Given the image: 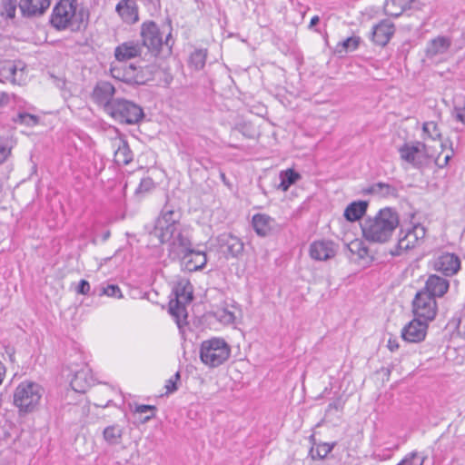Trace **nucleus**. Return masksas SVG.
<instances>
[{
    "label": "nucleus",
    "instance_id": "nucleus-1",
    "mask_svg": "<svg viewBox=\"0 0 465 465\" xmlns=\"http://www.w3.org/2000/svg\"><path fill=\"white\" fill-rule=\"evenodd\" d=\"M399 223L398 213L391 207H385L373 217L368 216L362 221V236L370 242L385 243L391 238Z\"/></svg>",
    "mask_w": 465,
    "mask_h": 465
},
{
    "label": "nucleus",
    "instance_id": "nucleus-2",
    "mask_svg": "<svg viewBox=\"0 0 465 465\" xmlns=\"http://www.w3.org/2000/svg\"><path fill=\"white\" fill-rule=\"evenodd\" d=\"M50 24L60 31L70 29L76 32L85 26L86 20L83 10L77 12L76 0H60L53 9Z\"/></svg>",
    "mask_w": 465,
    "mask_h": 465
},
{
    "label": "nucleus",
    "instance_id": "nucleus-3",
    "mask_svg": "<svg viewBox=\"0 0 465 465\" xmlns=\"http://www.w3.org/2000/svg\"><path fill=\"white\" fill-rule=\"evenodd\" d=\"M231 356V346L223 338L213 337L202 341L200 360L210 368H216L226 362Z\"/></svg>",
    "mask_w": 465,
    "mask_h": 465
},
{
    "label": "nucleus",
    "instance_id": "nucleus-4",
    "mask_svg": "<svg viewBox=\"0 0 465 465\" xmlns=\"http://www.w3.org/2000/svg\"><path fill=\"white\" fill-rule=\"evenodd\" d=\"M174 299L169 302V312L175 319L179 327H181L182 319H185L186 305L190 303L193 298V288L189 280H179L173 288Z\"/></svg>",
    "mask_w": 465,
    "mask_h": 465
},
{
    "label": "nucleus",
    "instance_id": "nucleus-5",
    "mask_svg": "<svg viewBox=\"0 0 465 465\" xmlns=\"http://www.w3.org/2000/svg\"><path fill=\"white\" fill-rule=\"evenodd\" d=\"M44 389L33 381H23L15 390L14 404L20 412L34 411L43 396Z\"/></svg>",
    "mask_w": 465,
    "mask_h": 465
},
{
    "label": "nucleus",
    "instance_id": "nucleus-6",
    "mask_svg": "<svg viewBox=\"0 0 465 465\" xmlns=\"http://www.w3.org/2000/svg\"><path fill=\"white\" fill-rule=\"evenodd\" d=\"M106 114L124 124H136L144 117L143 110L139 104L124 98L113 100V105L108 107Z\"/></svg>",
    "mask_w": 465,
    "mask_h": 465
},
{
    "label": "nucleus",
    "instance_id": "nucleus-7",
    "mask_svg": "<svg viewBox=\"0 0 465 465\" xmlns=\"http://www.w3.org/2000/svg\"><path fill=\"white\" fill-rule=\"evenodd\" d=\"M161 243H167L168 255L172 260L184 257L193 247L188 232L182 226L171 230L168 233L162 232L156 236Z\"/></svg>",
    "mask_w": 465,
    "mask_h": 465
},
{
    "label": "nucleus",
    "instance_id": "nucleus-8",
    "mask_svg": "<svg viewBox=\"0 0 465 465\" xmlns=\"http://www.w3.org/2000/svg\"><path fill=\"white\" fill-rule=\"evenodd\" d=\"M140 35L142 38V44H140L142 48L146 47L153 55H157L160 53L163 45L169 48L172 47L171 33L166 35L165 41L163 42L160 29L153 21L143 22L141 25Z\"/></svg>",
    "mask_w": 465,
    "mask_h": 465
},
{
    "label": "nucleus",
    "instance_id": "nucleus-9",
    "mask_svg": "<svg viewBox=\"0 0 465 465\" xmlns=\"http://www.w3.org/2000/svg\"><path fill=\"white\" fill-rule=\"evenodd\" d=\"M426 235V229L420 223H417L411 228L401 230L399 233V240L395 250L391 251L392 256L401 255L402 251H407L418 246L423 241Z\"/></svg>",
    "mask_w": 465,
    "mask_h": 465
},
{
    "label": "nucleus",
    "instance_id": "nucleus-10",
    "mask_svg": "<svg viewBox=\"0 0 465 465\" xmlns=\"http://www.w3.org/2000/svg\"><path fill=\"white\" fill-rule=\"evenodd\" d=\"M437 311V302L433 297L421 291L416 293L412 301L414 317L429 322L434 320Z\"/></svg>",
    "mask_w": 465,
    "mask_h": 465
},
{
    "label": "nucleus",
    "instance_id": "nucleus-11",
    "mask_svg": "<svg viewBox=\"0 0 465 465\" xmlns=\"http://www.w3.org/2000/svg\"><path fill=\"white\" fill-rule=\"evenodd\" d=\"M114 94L115 88L110 82L98 81L93 89L91 98L94 104L107 113L108 107L113 105Z\"/></svg>",
    "mask_w": 465,
    "mask_h": 465
},
{
    "label": "nucleus",
    "instance_id": "nucleus-12",
    "mask_svg": "<svg viewBox=\"0 0 465 465\" xmlns=\"http://www.w3.org/2000/svg\"><path fill=\"white\" fill-rule=\"evenodd\" d=\"M182 226L183 225L180 223V213L165 206L161 213V216L155 223L152 234L158 236L162 232L168 233L171 230L173 231V229Z\"/></svg>",
    "mask_w": 465,
    "mask_h": 465
},
{
    "label": "nucleus",
    "instance_id": "nucleus-13",
    "mask_svg": "<svg viewBox=\"0 0 465 465\" xmlns=\"http://www.w3.org/2000/svg\"><path fill=\"white\" fill-rule=\"evenodd\" d=\"M338 245L331 240H318L310 244L309 254L314 261H328L335 257Z\"/></svg>",
    "mask_w": 465,
    "mask_h": 465
},
{
    "label": "nucleus",
    "instance_id": "nucleus-14",
    "mask_svg": "<svg viewBox=\"0 0 465 465\" xmlns=\"http://www.w3.org/2000/svg\"><path fill=\"white\" fill-rule=\"evenodd\" d=\"M395 25L389 19H383L372 26L371 40L376 45L384 47L395 34Z\"/></svg>",
    "mask_w": 465,
    "mask_h": 465
},
{
    "label": "nucleus",
    "instance_id": "nucleus-15",
    "mask_svg": "<svg viewBox=\"0 0 465 465\" xmlns=\"http://www.w3.org/2000/svg\"><path fill=\"white\" fill-rule=\"evenodd\" d=\"M0 76L3 78L1 81H8L14 84H22L25 83V65L23 62H7L0 69Z\"/></svg>",
    "mask_w": 465,
    "mask_h": 465
},
{
    "label": "nucleus",
    "instance_id": "nucleus-16",
    "mask_svg": "<svg viewBox=\"0 0 465 465\" xmlns=\"http://www.w3.org/2000/svg\"><path fill=\"white\" fill-rule=\"evenodd\" d=\"M219 250L228 257H237L243 251V242L230 232L220 234L217 239Z\"/></svg>",
    "mask_w": 465,
    "mask_h": 465
},
{
    "label": "nucleus",
    "instance_id": "nucleus-17",
    "mask_svg": "<svg viewBox=\"0 0 465 465\" xmlns=\"http://www.w3.org/2000/svg\"><path fill=\"white\" fill-rule=\"evenodd\" d=\"M428 322L418 318H414L401 331V337L409 342H420L426 337Z\"/></svg>",
    "mask_w": 465,
    "mask_h": 465
},
{
    "label": "nucleus",
    "instance_id": "nucleus-18",
    "mask_svg": "<svg viewBox=\"0 0 465 465\" xmlns=\"http://www.w3.org/2000/svg\"><path fill=\"white\" fill-rule=\"evenodd\" d=\"M252 224L255 232L262 237L270 235L277 228L275 220L265 213L254 214Z\"/></svg>",
    "mask_w": 465,
    "mask_h": 465
},
{
    "label": "nucleus",
    "instance_id": "nucleus-19",
    "mask_svg": "<svg viewBox=\"0 0 465 465\" xmlns=\"http://www.w3.org/2000/svg\"><path fill=\"white\" fill-rule=\"evenodd\" d=\"M135 1L121 0L116 5L115 11L126 24L133 25L139 20L138 5Z\"/></svg>",
    "mask_w": 465,
    "mask_h": 465
},
{
    "label": "nucleus",
    "instance_id": "nucleus-20",
    "mask_svg": "<svg viewBox=\"0 0 465 465\" xmlns=\"http://www.w3.org/2000/svg\"><path fill=\"white\" fill-rule=\"evenodd\" d=\"M449 282L445 278L430 275L427 279L424 288L420 291L435 299L443 296L449 290Z\"/></svg>",
    "mask_w": 465,
    "mask_h": 465
},
{
    "label": "nucleus",
    "instance_id": "nucleus-21",
    "mask_svg": "<svg viewBox=\"0 0 465 465\" xmlns=\"http://www.w3.org/2000/svg\"><path fill=\"white\" fill-rule=\"evenodd\" d=\"M50 3V0H20L19 8L24 16H39L46 11Z\"/></svg>",
    "mask_w": 465,
    "mask_h": 465
},
{
    "label": "nucleus",
    "instance_id": "nucleus-22",
    "mask_svg": "<svg viewBox=\"0 0 465 465\" xmlns=\"http://www.w3.org/2000/svg\"><path fill=\"white\" fill-rule=\"evenodd\" d=\"M179 260L183 262V265L187 271L196 272L206 265L207 256L204 252L196 251L192 247L188 253Z\"/></svg>",
    "mask_w": 465,
    "mask_h": 465
},
{
    "label": "nucleus",
    "instance_id": "nucleus-23",
    "mask_svg": "<svg viewBox=\"0 0 465 465\" xmlns=\"http://www.w3.org/2000/svg\"><path fill=\"white\" fill-rule=\"evenodd\" d=\"M460 266L459 257L450 252L440 255L435 262V269L447 276L455 274L459 271Z\"/></svg>",
    "mask_w": 465,
    "mask_h": 465
},
{
    "label": "nucleus",
    "instance_id": "nucleus-24",
    "mask_svg": "<svg viewBox=\"0 0 465 465\" xmlns=\"http://www.w3.org/2000/svg\"><path fill=\"white\" fill-rule=\"evenodd\" d=\"M94 383V380L91 370L86 366L76 371L70 382L73 390L81 393H84Z\"/></svg>",
    "mask_w": 465,
    "mask_h": 465
},
{
    "label": "nucleus",
    "instance_id": "nucleus-25",
    "mask_svg": "<svg viewBox=\"0 0 465 465\" xmlns=\"http://www.w3.org/2000/svg\"><path fill=\"white\" fill-rule=\"evenodd\" d=\"M142 50V45L138 42L127 41L114 49V56L119 62H123L140 56Z\"/></svg>",
    "mask_w": 465,
    "mask_h": 465
},
{
    "label": "nucleus",
    "instance_id": "nucleus-26",
    "mask_svg": "<svg viewBox=\"0 0 465 465\" xmlns=\"http://www.w3.org/2000/svg\"><path fill=\"white\" fill-rule=\"evenodd\" d=\"M450 38L447 36H438L428 43L426 55L429 58H433L439 54H443L450 49Z\"/></svg>",
    "mask_w": 465,
    "mask_h": 465
},
{
    "label": "nucleus",
    "instance_id": "nucleus-27",
    "mask_svg": "<svg viewBox=\"0 0 465 465\" xmlns=\"http://www.w3.org/2000/svg\"><path fill=\"white\" fill-rule=\"evenodd\" d=\"M114 146L116 147L114 152L116 164L127 165L133 161V153L126 141L119 139L114 142Z\"/></svg>",
    "mask_w": 465,
    "mask_h": 465
},
{
    "label": "nucleus",
    "instance_id": "nucleus-28",
    "mask_svg": "<svg viewBox=\"0 0 465 465\" xmlns=\"http://www.w3.org/2000/svg\"><path fill=\"white\" fill-rule=\"evenodd\" d=\"M367 208L368 203L365 201L352 202L346 207L344 217L349 222L358 221L365 214Z\"/></svg>",
    "mask_w": 465,
    "mask_h": 465
},
{
    "label": "nucleus",
    "instance_id": "nucleus-29",
    "mask_svg": "<svg viewBox=\"0 0 465 465\" xmlns=\"http://www.w3.org/2000/svg\"><path fill=\"white\" fill-rule=\"evenodd\" d=\"M135 66L133 64L114 66L111 68L112 76L128 84H134Z\"/></svg>",
    "mask_w": 465,
    "mask_h": 465
},
{
    "label": "nucleus",
    "instance_id": "nucleus-30",
    "mask_svg": "<svg viewBox=\"0 0 465 465\" xmlns=\"http://www.w3.org/2000/svg\"><path fill=\"white\" fill-rule=\"evenodd\" d=\"M311 441L313 442V446L311 448L309 454L312 460H322L333 450L336 443L322 442L316 444L314 442V436L310 437Z\"/></svg>",
    "mask_w": 465,
    "mask_h": 465
},
{
    "label": "nucleus",
    "instance_id": "nucleus-31",
    "mask_svg": "<svg viewBox=\"0 0 465 465\" xmlns=\"http://www.w3.org/2000/svg\"><path fill=\"white\" fill-rule=\"evenodd\" d=\"M420 152L419 145H410L409 143H404L399 149L401 158L413 166H418L420 163L418 161Z\"/></svg>",
    "mask_w": 465,
    "mask_h": 465
},
{
    "label": "nucleus",
    "instance_id": "nucleus-32",
    "mask_svg": "<svg viewBox=\"0 0 465 465\" xmlns=\"http://www.w3.org/2000/svg\"><path fill=\"white\" fill-rule=\"evenodd\" d=\"M368 193L381 197H397L398 190L391 184L386 183H373L367 191Z\"/></svg>",
    "mask_w": 465,
    "mask_h": 465
},
{
    "label": "nucleus",
    "instance_id": "nucleus-33",
    "mask_svg": "<svg viewBox=\"0 0 465 465\" xmlns=\"http://www.w3.org/2000/svg\"><path fill=\"white\" fill-rule=\"evenodd\" d=\"M280 179L281 183L279 184V189L286 192L292 184L301 179V174L293 169H287L280 173Z\"/></svg>",
    "mask_w": 465,
    "mask_h": 465
},
{
    "label": "nucleus",
    "instance_id": "nucleus-34",
    "mask_svg": "<svg viewBox=\"0 0 465 465\" xmlns=\"http://www.w3.org/2000/svg\"><path fill=\"white\" fill-rule=\"evenodd\" d=\"M103 434L108 444L116 445L122 439L123 430L119 425H111L104 430Z\"/></svg>",
    "mask_w": 465,
    "mask_h": 465
},
{
    "label": "nucleus",
    "instance_id": "nucleus-35",
    "mask_svg": "<svg viewBox=\"0 0 465 465\" xmlns=\"http://www.w3.org/2000/svg\"><path fill=\"white\" fill-rule=\"evenodd\" d=\"M15 143L12 136H0V164L4 163L9 158Z\"/></svg>",
    "mask_w": 465,
    "mask_h": 465
},
{
    "label": "nucleus",
    "instance_id": "nucleus-36",
    "mask_svg": "<svg viewBox=\"0 0 465 465\" xmlns=\"http://www.w3.org/2000/svg\"><path fill=\"white\" fill-rule=\"evenodd\" d=\"M207 57V50L206 49H196L193 52L189 58V65L193 67L194 70L199 71L203 69L205 65Z\"/></svg>",
    "mask_w": 465,
    "mask_h": 465
},
{
    "label": "nucleus",
    "instance_id": "nucleus-37",
    "mask_svg": "<svg viewBox=\"0 0 465 465\" xmlns=\"http://www.w3.org/2000/svg\"><path fill=\"white\" fill-rule=\"evenodd\" d=\"M349 251L357 255L359 259H364L369 254V249L361 240H354L348 244Z\"/></svg>",
    "mask_w": 465,
    "mask_h": 465
},
{
    "label": "nucleus",
    "instance_id": "nucleus-38",
    "mask_svg": "<svg viewBox=\"0 0 465 465\" xmlns=\"http://www.w3.org/2000/svg\"><path fill=\"white\" fill-rule=\"evenodd\" d=\"M427 456L414 450L408 453L397 465H423Z\"/></svg>",
    "mask_w": 465,
    "mask_h": 465
},
{
    "label": "nucleus",
    "instance_id": "nucleus-39",
    "mask_svg": "<svg viewBox=\"0 0 465 465\" xmlns=\"http://www.w3.org/2000/svg\"><path fill=\"white\" fill-rule=\"evenodd\" d=\"M134 84H145L153 79L152 70L149 67H136L134 73Z\"/></svg>",
    "mask_w": 465,
    "mask_h": 465
},
{
    "label": "nucleus",
    "instance_id": "nucleus-40",
    "mask_svg": "<svg viewBox=\"0 0 465 465\" xmlns=\"http://www.w3.org/2000/svg\"><path fill=\"white\" fill-rule=\"evenodd\" d=\"M361 38L359 36H351L343 40L337 45V52L347 53L354 51L358 48Z\"/></svg>",
    "mask_w": 465,
    "mask_h": 465
},
{
    "label": "nucleus",
    "instance_id": "nucleus-41",
    "mask_svg": "<svg viewBox=\"0 0 465 465\" xmlns=\"http://www.w3.org/2000/svg\"><path fill=\"white\" fill-rule=\"evenodd\" d=\"M214 314L216 319L223 324H232L236 318L234 312L228 307L217 309Z\"/></svg>",
    "mask_w": 465,
    "mask_h": 465
},
{
    "label": "nucleus",
    "instance_id": "nucleus-42",
    "mask_svg": "<svg viewBox=\"0 0 465 465\" xmlns=\"http://www.w3.org/2000/svg\"><path fill=\"white\" fill-rule=\"evenodd\" d=\"M16 1L15 0H3L1 15L5 18L12 19L15 16Z\"/></svg>",
    "mask_w": 465,
    "mask_h": 465
},
{
    "label": "nucleus",
    "instance_id": "nucleus-43",
    "mask_svg": "<svg viewBox=\"0 0 465 465\" xmlns=\"http://www.w3.org/2000/svg\"><path fill=\"white\" fill-rule=\"evenodd\" d=\"M14 121L26 126H35L38 124L39 118L35 114L28 113H19Z\"/></svg>",
    "mask_w": 465,
    "mask_h": 465
},
{
    "label": "nucleus",
    "instance_id": "nucleus-44",
    "mask_svg": "<svg viewBox=\"0 0 465 465\" xmlns=\"http://www.w3.org/2000/svg\"><path fill=\"white\" fill-rule=\"evenodd\" d=\"M423 134L432 140L440 139L441 134L434 122H426L422 126Z\"/></svg>",
    "mask_w": 465,
    "mask_h": 465
},
{
    "label": "nucleus",
    "instance_id": "nucleus-45",
    "mask_svg": "<svg viewBox=\"0 0 465 465\" xmlns=\"http://www.w3.org/2000/svg\"><path fill=\"white\" fill-rule=\"evenodd\" d=\"M155 411H156V408L153 405H144V404H142V405H136L135 406V409H134V412L135 413H139V414H143V413H147V412H150L149 415H146L144 416L141 420L142 422H146L148 421L149 420H151L153 417H154L155 415Z\"/></svg>",
    "mask_w": 465,
    "mask_h": 465
},
{
    "label": "nucleus",
    "instance_id": "nucleus-46",
    "mask_svg": "<svg viewBox=\"0 0 465 465\" xmlns=\"http://www.w3.org/2000/svg\"><path fill=\"white\" fill-rule=\"evenodd\" d=\"M100 295H106L109 297L114 298H121L122 297V292L118 285L115 284H109L106 287H103L101 289Z\"/></svg>",
    "mask_w": 465,
    "mask_h": 465
},
{
    "label": "nucleus",
    "instance_id": "nucleus-47",
    "mask_svg": "<svg viewBox=\"0 0 465 465\" xmlns=\"http://www.w3.org/2000/svg\"><path fill=\"white\" fill-rule=\"evenodd\" d=\"M181 379V374L177 371L173 376H172L169 380L166 381L165 389L166 394H171L177 391V382Z\"/></svg>",
    "mask_w": 465,
    "mask_h": 465
},
{
    "label": "nucleus",
    "instance_id": "nucleus-48",
    "mask_svg": "<svg viewBox=\"0 0 465 465\" xmlns=\"http://www.w3.org/2000/svg\"><path fill=\"white\" fill-rule=\"evenodd\" d=\"M154 187V183L152 178L146 177L141 180L136 193H148Z\"/></svg>",
    "mask_w": 465,
    "mask_h": 465
},
{
    "label": "nucleus",
    "instance_id": "nucleus-49",
    "mask_svg": "<svg viewBox=\"0 0 465 465\" xmlns=\"http://www.w3.org/2000/svg\"><path fill=\"white\" fill-rule=\"evenodd\" d=\"M343 406H344V402L341 400V398H337L333 401L329 403V405L327 407V410H326V412L330 413V412L332 411V410H335L337 411H342Z\"/></svg>",
    "mask_w": 465,
    "mask_h": 465
},
{
    "label": "nucleus",
    "instance_id": "nucleus-50",
    "mask_svg": "<svg viewBox=\"0 0 465 465\" xmlns=\"http://www.w3.org/2000/svg\"><path fill=\"white\" fill-rule=\"evenodd\" d=\"M90 292V283L86 280H81L76 287L78 294L86 295Z\"/></svg>",
    "mask_w": 465,
    "mask_h": 465
},
{
    "label": "nucleus",
    "instance_id": "nucleus-51",
    "mask_svg": "<svg viewBox=\"0 0 465 465\" xmlns=\"http://www.w3.org/2000/svg\"><path fill=\"white\" fill-rule=\"evenodd\" d=\"M9 103V95L5 92H0V107L6 105Z\"/></svg>",
    "mask_w": 465,
    "mask_h": 465
},
{
    "label": "nucleus",
    "instance_id": "nucleus-52",
    "mask_svg": "<svg viewBox=\"0 0 465 465\" xmlns=\"http://www.w3.org/2000/svg\"><path fill=\"white\" fill-rule=\"evenodd\" d=\"M451 157L450 154H446L441 162V159H440V156H439L436 160V163L437 164L440 166V167H443L444 165H446L450 160V158Z\"/></svg>",
    "mask_w": 465,
    "mask_h": 465
},
{
    "label": "nucleus",
    "instance_id": "nucleus-53",
    "mask_svg": "<svg viewBox=\"0 0 465 465\" xmlns=\"http://www.w3.org/2000/svg\"><path fill=\"white\" fill-rule=\"evenodd\" d=\"M388 348L391 351H395L399 348V343L396 340L390 339L388 341Z\"/></svg>",
    "mask_w": 465,
    "mask_h": 465
},
{
    "label": "nucleus",
    "instance_id": "nucleus-54",
    "mask_svg": "<svg viewBox=\"0 0 465 465\" xmlns=\"http://www.w3.org/2000/svg\"><path fill=\"white\" fill-rule=\"evenodd\" d=\"M5 376V365L0 361V385L3 383V381Z\"/></svg>",
    "mask_w": 465,
    "mask_h": 465
},
{
    "label": "nucleus",
    "instance_id": "nucleus-55",
    "mask_svg": "<svg viewBox=\"0 0 465 465\" xmlns=\"http://www.w3.org/2000/svg\"><path fill=\"white\" fill-rule=\"evenodd\" d=\"M320 22V18L318 15H314L310 22L309 28H312L314 25H316Z\"/></svg>",
    "mask_w": 465,
    "mask_h": 465
},
{
    "label": "nucleus",
    "instance_id": "nucleus-56",
    "mask_svg": "<svg viewBox=\"0 0 465 465\" xmlns=\"http://www.w3.org/2000/svg\"><path fill=\"white\" fill-rule=\"evenodd\" d=\"M110 236V232H107L104 236V239L106 240L108 237Z\"/></svg>",
    "mask_w": 465,
    "mask_h": 465
},
{
    "label": "nucleus",
    "instance_id": "nucleus-57",
    "mask_svg": "<svg viewBox=\"0 0 465 465\" xmlns=\"http://www.w3.org/2000/svg\"><path fill=\"white\" fill-rule=\"evenodd\" d=\"M221 177H222V180H225V174L224 173H221Z\"/></svg>",
    "mask_w": 465,
    "mask_h": 465
}]
</instances>
